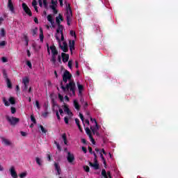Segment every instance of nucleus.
I'll list each match as a JSON object with an SVG mask.
<instances>
[{"mask_svg": "<svg viewBox=\"0 0 178 178\" xmlns=\"http://www.w3.org/2000/svg\"><path fill=\"white\" fill-rule=\"evenodd\" d=\"M72 74H70V71H68V70H65V71L64 72L63 74V81L64 82H67L68 79H70V82L68 83H67V85L65 86H64L63 85V81H61L60 82V85L61 87V89H63V92H66V91H70L72 92V95H75L76 93V83L74 82V81H71L72 79Z\"/></svg>", "mask_w": 178, "mask_h": 178, "instance_id": "1", "label": "nucleus"}, {"mask_svg": "<svg viewBox=\"0 0 178 178\" xmlns=\"http://www.w3.org/2000/svg\"><path fill=\"white\" fill-rule=\"evenodd\" d=\"M66 6H67V14H66L67 24V25H70V22L72 21V17L73 15L72 10V7L70 3H68V5L66 4Z\"/></svg>", "mask_w": 178, "mask_h": 178, "instance_id": "2", "label": "nucleus"}, {"mask_svg": "<svg viewBox=\"0 0 178 178\" xmlns=\"http://www.w3.org/2000/svg\"><path fill=\"white\" fill-rule=\"evenodd\" d=\"M56 39L58 40L59 44H60V48L63 50V53H66L68 51L69 49H68V46H67V43L65 41L63 42V45L60 43V39L59 38V36H58L57 35H56Z\"/></svg>", "mask_w": 178, "mask_h": 178, "instance_id": "3", "label": "nucleus"}, {"mask_svg": "<svg viewBox=\"0 0 178 178\" xmlns=\"http://www.w3.org/2000/svg\"><path fill=\"white\" fill-rule=\"evenodd\" d=\"M93 154L95 156V163H92V161H89V165L91 167H94L95 170H99V164L98 162V156L96 154L95 152H93Z\"/></svg>", "mask_w": 178, "mask_h": 178, "instance_id": "4", "label": "nucleus"}, {"mask_svg": "<svg viewBox=\"0 0 178 178\" xmlns=\"http://www.w3.org/2000/svg\"><path fill=\"white\" fill-rule=\"evenodd\" d=\"M6 118L11 125H16L17 122H19L20 120L17 117H10V115H6Z\"/></svg>", "mask_w": 178, "mask_h": 178, "instance_id": "5", "label": "nucleus"}, {"mask_svg": "<svg viewBox=\"0 0 178 178\" xmlns=\"http://www.w3.org/2000/svg\"><path fill=\"white\" fill-rule=\"evenodd\" d=\"M22 8L25 11V13H26V14H28V15H29L30 17H31V15H33V14L31 13V8H29V6H27L26 3H22Z\"/></svg>", "mask_w": 178, "mask_h": 178, "instance_id": "6", "label": "nucleus"}, {"mask_svg": "<svg viewBox=\"0 0 178 178\" xmlns=\"http://www.w3.org/2000/svg\"><path fill=\"white\" fill-rule=\"evenodd\" d=\"M67 160L68 161L69 163H73V161H74L75 157L73 153L68 152L67 156Z\"/></svg>", "mask_w": 178, "mask_h": 178, "instance_id": "7", "label": "nucleus"}, {"mask_svg": "<svg viewBox=\"0 0 178 178\" xmlns=\"http://www.w3.org/2000/svg\"><path fill=\"white\" fill-rule=\"evenodd\" d=\"M10 172L13 178H18L17 172L15 171V168L13 165L10 168Z\"/></svg>", "mask_w": 178, "mask_h": 178, "instance_id": "8", "label": "nucleus"}, {"mask_svg": "<svg viewBox=\"0 0 178 178\" xmlns=\"http://www.w3.org/2000/svg\"><path fill=\"white\" fill-rule=\"evenodd\" d=\"M1 142L6 145V146H10L12 145V142H10L9 139H7V138H5L4 136H1Z\"/></svg>", "mask_w": 178, "mask_h": 178, "instance_id": "9", "label": "nucleus"}, {"mask_svg": "<svg viewBox=\"0 0 178 178\" xmlns=\"http://www.w3.org/2000/svg\"><path fill=\"white\" fill-rule=\"evenodd\" d=\"M61 57L63 63H67L70 58V54L67 52L61 53Z\"/></svg>", "mask_w": 178, "mask_h": 178, "instance_id": "10", "label": "nucleus"}, {"mask_svg": "<svg viewBox=\"0 0 178 178\" xmlns=\"http://www.w3.org/2000/svg\"><path fill=\"white\" fill-rule=\"evenodd\" d=\"M7 6L8 7V8L10 9V11H11V13H15L14 4H13L12 0H8Z\"/></svg>", "mask_w": 178, "mask_h": 178, "instance_id": "11", "label": "nucleus"}, {"mask_svg": "<svg viewBox=\"0 0 178 178\" xmlns=\"http://www.w3.org/2000/svg\"><path fill=\"white\" fill-rule=\"evenodd\" d=\"M95 127H90L92 131L93 132V134H97V131H99V127L98 125V122L97 121V120H95Z\"/></svg>", "mask_w": 178, "mask_h": 178, "instance_id": "12", "label": "nucleus"}, {"mask_svg": "<svg viewBox=\"0 0 178 178\" xmlns=\"http://www.w3.org/2000/svg\"><path fill=\"white\" fill-rule=\"evenodd\" d=\"M50 49L51 50V54H54L56 56L58 54V50L56 49L55 44L50 46Z\"/></svg>", "mask_w": 178, "mask_h": 178, "instance_id": "13", "label": "nucleus"}, {"mask_svg": "<svg viewBox=\"0 0 178 178\" xmlns=\"http://www.w3.org/2000/svg\"><path fill=\"white\" fill-rule=\"evenodd\" d=\"M47 21H49L51 24V26H53V28H54L55 25V21L51 15V14H49L47 15Z\"/></svg>", "mask_w": 178, "mask_h": 178, "instance_id": "14", "label": "nucleus"}, {"mask_svg": "<svg viewBox=\"0 0 178 178\" xmlns=\"http://www.w3.org/2000/svg\"><path fill=\"white\" fill-rule=\"evenodd\" d=\"M75 48V40H70V50L72 52L73 49Z\"/></svg>", "mask_w": 178, "mask_h": 178, "instance_id": "15", "label": "nucleus"}, {"mask_svg": "<svg viewBox=\"0 0 178 178\" xmlns=\"http://www.w3.org/2000/svg\"><path fill=\"white\" fill-rule=\"evenodd\" d=\"M54 166H55V168H56V171H57V174H58V175H60V172H61V168H60V167L58 163H54Z\"/></svg>", "mask_w": 178, "mask_h": 178, "instance_id": "16", "label": "nucleus"}, {"mask_svg": "<svg viewBox=\"0 0 178 178\" xmlns=\"http://www.w3.org/2000/svg\"><path fill=\"white\" fill-rule=\"evenodd\" d=\"M75 122H76V125H78V127H79V130L81 131V132H83V128L80 124L79 118H75Z\"/></svg>", "mask_w": 178, "mask_h": 178, "instance_id": "17", "label": "nucleus"}, {"mask_svg": "<svg viewBox=\"0 0 178 178\" xmlns=\"http://www.w3.org/2000/svg\"><path fill=\"white\" fill-rule=\"evenodd\" d=\"M74 106L75 107V108H76V110H78V111L80 110L81 106H80L78 100H76V99L74 100Z\"/></svg>", "mask_w": 178, "mask_h": 178, "instance_id": "18", "label": "nucleus"}, {"mask_svg": "<svg viewBox=\"0 0 178 178\" xmlns=\"http://www.w3.org/2000/svg\"><path fill=\"white\" fill-rule=\"evenodd\" d=\"M63 28H64V26H63V25H62V24H60V21L59 25L56 29L57 33H59V32H60V33H62V29H63Z\"/></svg>", "mask_w": 178, "mask_h": 178, "instance_id": "19", "label": "nucleus"}, {"mask_svg": "<svg viewBox=\"0 0 178 178\" xmlns=\"http://www.w3.org/2000/svg\"><path fill=\"white\" fill-rule=\"evenodd\" d=\"M50 61H51L53 64H56V56L55 54H51V58H50Z\"/></svg>", "mask_w": 178, "mask_h": 178, "instance_id": "20", "label": "nucleus"}, {"mask_svg": "<svg viewBox=\"0 0 178 178\" xmlns=\"http://www.w3.org/2000/svg\"><path fill=\"white\" fill-rule=\"evenodd\" d=\"M77 86L79 88V92L81 93L82 90L84 89L83 85H81L80 82H77Z\"/></svg>", "mask_w": 178, "mask_h": 178, "instance_id": "21", "label": "nucleus"}, {"mask_svg": "<svg viewBox=\"0 0 178 178\" xmlns=\"http://www.w3.org/2000/svg\"><path fill=\"white\" fill-rule=\"evenodd\" d=\"M62 138H63V140H64L65 145H67V138L65 133L62 134Z\"/></svg>", "mask_w": 178, "mask_h": 178, "instance_id": "22", "label": "nucleus"}, {"mask_svg": "<svg viewBox=\"0 0 178 178\" xmlns=\"http://www.w3.org/2000/svg\"><path fill=\"white\" fill-rule=\"evenodd\" d=\"M40 42H44V33L42 31V28H40Z\"/></svg>", "mask_w": 178, "mask_h": 178, "instance_id": "23", "label": "nucleus"}, {"mask_svg": "<svg viewBox=\"0 0 178 178\" xmlns=\"http://www.w3.org/2000/svg\"><path fill=\"white\" fill-rule=\"evenodd\" d=\"M7 86L8 88H13L12 82L8 76H7Z\"/></svg>", "mask_w": 178, "mask_h": 178, "instance_id": "24", "label": "nucleus"}, {"mask_svg": "<svg viewBox=\"0 0 178 178\" xmlns=\"http://www.w3.org/2000/svg\"><path fill=\"white\" fill-rule=\"evenodd\" d=\"M64 111H65L67 114H70L71 113L70 109L69 108L68 106H67L66 104L64 105Z\"/></svg>", "mask_w": 178, "mask_h": 178, "instance_id": "25", "label": "nucleus"}, {"mask_svg": "<svg viewBox=\"0 0 178 178\" xmlns=\"http://www.w3.org/2000/svg\"><path fill=\"white\" fill-rule=\"evenodd\" d=\"M22 82L24 84H29V79L26 76L25 78L22 79Z\"/></svg>", "mask_w": 178, "mask_h": 178, "instance_id": "26", "label": "nucleus"}, {"mask_svg": "<svg viewBox=\"0 0 178 178\" xmlns=\"http://www.w3.org/2000/svg\"><path fill=\"white\" fill-rule=\"evenodd\" d=\"M3 76L6 79V81L7 82V81H8V74L6 72V70H3Z\"/></svg>", "mask_w": 178, "mask_h": 178, "instance_id": "27", "label": "nucleus"}, {"mask_svg": "<svg viewBox=\"0 0 178 178\" xmlns=\"http://www.w3.org/2000/svg\"><path fill=\"white\" fill-rule=\"evenodd\" d=\"M9 102H10V103H11V104H15V103H16V100H15V97H13V96H11L10 97Z\"/></svg>", "mask_w": 178, "mask_h": 178, "instance_id": "28", "label": "nucleus"}, {"mask_svg": "<svg viewBox=\"0 0 178 178\" xmlns=\"http://www.w3.org/2000/svg\"><path fill=\"white\" fill-rule=\"evenodd\" d=\"M35 160H36V163L39 165H42V160H41V159H40V157H36Z\"/></svg>", "mask_w": 178, "mask_h": 178, "instance_id": "29", "label": "nucleus"}, {"mask_svg": "<svg viewBox=\"0 0 178 178\" xmlns=\"http://www.w3.org/2000/svg\"><path fill=\"white\" fill-rule=\"evenodd\" d=\"M38 27H35L33 29H32V35L33 36H35V35H37V33H38Z\"/></svg>", "mask_w": 178, "mask_h": 178, "instance_id": "30", "label": "nucleus"}, {"mask_svg": "<svg viewBox=\"0 0 178 178\" xmlns=\"http://www.w3.org/2000/svg\"><path fill=\"white\" fill-rule=\"evenodd\" d=\"M102 175H103V177H104V178H108V177L107 175V172H106L105 168H103V170L102 171Z\"/></svg>", "mask_w": 178, "mask_h": 178, "instance_id": "31", "label": "nucleus"}, {"mask_svg": "<svg viewBox=\"0 0 178 178\" xmlns=\"http://www.w3.org/2000/svg\"><path fill=\"white\" fill-rule=\"evenodd\" d=\"M31 120L34 123L36 124L37 121H36V118L33 115V114L31 115Z\"/></svg>", "mask_w": 178, "mask_h": 178, "instance_id": "32", "label": "nucleus"}, {"mask_svg": "<svg viewBox=\"0 0 178 178\" xmlns=\"http://www.w3.org/2000/svg\"><path fill=\"white\" fill-rule=\"evenodd\" d=\"M50 7L53 10V13H54V14H57L58 13V10L56 8L54 5H51V6H50Z\"/></svg>", "mask_w": 178, "mask_h": 178, "instance_id": "33", "label": "nucleus"}, {"mask_svg": "<svg viewBox=\"0 0 178 178\" xmlns=\"http://www.w3.org/2000/svg\"><path fill=\"white\" fill-rule=\"evenodd\" d=\"M3 102L5 106H10V103L6 100V97H3Z\"/></svg>", "mask_w": 178, "mask_h": 178, "instance_id": "34", "label": "nucleus"}, {"mask_svg": "<svg viewBox=\"0 0 178 178\" xmlns=\"http://www.w3.org/2000/svg\"><path fill=\"white\" fill-rule=\"evenodd\" d=\"M3 102L5 106H10V103L6 100V97H3Z\"/></svg>", "mask_w": 178, "mask_h": 178, "instance_id": "35", "label": "nucleus"}, {"mask_svg": "<svg viewBox=\"0 0 178 178\" xmlns=\"http://www.w3.org/2000/svg\"><path fill=\"white\" fill-rule=\"evenodd\" d=\"M39 127L40 128L42 132L46 134V132H47V129H45L44 127H43V125L40 124L39 125Z\"/></svg>", "mask_w": 178, "mask_h": 178, "instance_id": "36", "label": "nucleus"}, {"mask_svg": "<svg viewBox=\"0 0 178 178\" xmlns=\"http://www.w3.org/2000/svg\"><path fill=\"white\" fill-rule=\"evenodd\" d=\"M56 22L58 26H59V24L60 23V19L59 15H58V17H56Z\"/></svg>", "mask_w": 178, "mask_h": 178, "instance_id": "37", "label": "nucleus"}, {"mask_svg": "<svg viewBox=\"0 0 178 178\" xmlns=\"http://www.w3.org/2000/svg\"><path fill=\"white\" fill-rule=\"evenodd\" d=\"M53 111H56V115L57 116V119L58 120H60V115L59 114V111L58 110H53Z\"/></svg>", "mask_w": 178, "mask_h": 178, "instance_id": "38", "label": "nucleus"}, {"mask_svg": "<svg viewBox=\"0 0 178 178\" xmlns=\"http://www.w3.org/2000/svg\"><path fill=\"white\" fill-rule=\"evenodd\" d=\"M47 160H48L49 161H51L52 160V159H51V154L50 152H49L47 153Z\"/></svg>", "mask_w": 178, "mask_h": 178, "instance_id": "39", "label": "nucleus"}, {"mask_svg": "<svg viewBox=\"0 0 178 178\" xmlns=\"http://www.w3.org/2000/svg\"><path fill=\"white\" fill-rule=\"evenodd\" d=\"M26 175H27V172H21V174H19V177L25 178V177H26Z\"/></svg>", "mask_w": 178, "mask_h": 178, "instance_id": "40", "label": "nucleus"}, {"mask_svg": "<svg viewBox=\"0 0 178 178\" xmlns=\"http://www.w3.org/2000/svg\"><path fill=\"white\" fill-rule=\"evenodd\" d=\"M70 34L71 35V36H75V38H76V35L75 31L71 30L70 31Z\"/></svg>", "mask_w": 178, "mask_h": 178, "instance_id": "41", "label": "nucleus"}, {"mask_svg": "<svg viewBox=\"0 0 178 178\" xmlns=\"http://www.w3.org/2000/svg\"><path fill=\"white\" fill-rule=\"evenodd\" d=\"M83 168H84L85 171H86L87 172H90V167H89V165H84Z\"/></svg>", "mask_w": 178, "mask_h": 178, "instance_id": "42", "label": "nucleus"}, {"mask_svg": "<svg viewBox=\"0 0 178 178\" xmlns=\"http://www.w3.org/2000/svg\"><path fill=\"white\" fill-rule=\"evenodd\" d=\"M43 5L44 6L45 8H48L47 0H43Z\"/></svg>", "mask_w": 178, "mask_h": 178, "instance_id": "43", "label": "nucleus"}, {"mask_svg": "<svg viewBox=\"0 0 178 178\" xmlns=\"http://www.w3.org/2000/svg\"><path fill=\"white\" fill-rule=\"evenodd\" d=\"M1 36H5L6 35V31L4 28H1Z\"/></svg>", "mask_w": 178, "mask_h": 178, "instance_id": "44", "label": "nucleus"}, {"mask_svg": "<svg viewBox=\"0 0 178 178\" xmlns=\"http://www.w3.org/2000/svg\"><path fill=\"white\" fill-rule=\"evenodd\" d=\"M72 63H73L72 60H70L68 61V67H70V68H72Z\"/></svg>", "mask_w": 178, "mask_h": 178, "instance_id": "45", "label": "nucleus"}, {"mask_svg": "<svg viewBox=\"0 0 178 178\" xmlns=\"http://www.w3.org/2000/svg\"><path fill=\"white\" fill-rule=\"evenodd\" d=\"M48 114H49L48 111H44V113H42V117H44V118L47 117Z\"/></svg>", "mask_w": 178, "mask_h": 178, "instance_id": "46", "label": "nucleus"}, {"mask_svg": "<svg viewBox=\"0 0 178 178\" xmlns=\"http://www.w3.org/2000/svg\"><path fill=\"white\" fill-rule=\"evenodd\" d=\"M58 63H60V64H62V57H61L60 54H58Z\"/></svg>", "mask_w": 178, "mask_h": 178, "instance_id": "47", "label": "nucleus"}, {"mask_svg": "<svg viewBox=\"0 0 178 178\" xmlns=\"http://www.w3.org/2000/svg\"><path fill=\"white\" fill-rule=\"evenodd\" d=\"M6 40H1V41L0 42V47H1V46H6Z\"/></svg>", "mask_w": 178, "mask_h": 178, "instance_id": "48", "label": "nucleus"}, {"mask_svg": "<svg viewBox=\"0 0 178 178\" xmlns=\"http://www.w3.org/2000/svg\"><path fill=\"white\" fill-rule=\"evenodd\" d=\"M58 98L60 99V100L61 102H63L64 97H63V95H61L60 93H58Z\"/></svg>", "mask_w": 178, "mask_h": 178, "instance_id": "49", "label": "nucleus"}, {"mask_svg": "<svg viewBox=\"0 0 178 178\" xmlns=\"http://www.w3.org/2000/svg\"><path fill=\"white\" fill-rule=\"evenodd\" d=\"M26 65L29 67V68H32V63L30 60L26 61Z\"/></svg>", "mask_w": 178, "mask_h": 178, "instance_id": "50", "label": "nucleus"}, {"mask_svg": "<svg viewBox=\"0 0 178 178\" xmlns=\"http://www.w3.org/2000/svg\"><path fill=\"white\" fill-rule=\"evenodd\" d=\"M36 4H38L37 0H33L32 1V6H33L34 8H35Z\"/></svg>", "mask_w": 178, "mask_h": 178, "instance_id": "51", "label": "nucleus"}, {"mask_svg": "<svg viewBox=\"0 0 178 178\" xmlns=\"http://www.w3.org/2000/svg\"><path fill=\"white\" fill-rule=\"evenodd\" d=\"M11 113L13 114H15L16 113V107H13V106L11 107Z\"/></svg>", "mask_w": 178, "mask_h": 178, "instance_id": "52", "label": "nucleus"}, {"mask_svg": "<svg viewBox=\"0 0 178 178\" xmlns=\"http://www.w3.org/2000/svg\"><path fill=\"white\" fill-rule=\"evenodd\" d=\"M86 134L90 136V129L88 127L86 128Z\"/></svg>", "mask_w": 178, "mask_h": 178, "instance_id": "53", "label": "nucleus"}, {"mask_svg": "<svg viewBox=\"0 0 178 178\" xmlns=\"http://www.w3.org/2000/svg\"><path fill=\"white\" fill-rule=\"evenodd\" d=\"M88 102H84V104H83V108H84V110H86V108H88Z\"/></svg>", "mask_w": 178, "mask_h": 178, "instance_id": "54", "label": "nucleus"}, {"mask_svg": "<svg viewBox=\"0 0 178 178\" xmlns=\"http://www.w3.org/2000/svg\"><path fill=\"white\" fill-rule=\"evenodd\" d=\"M79 116L81 120L83 121V122H84V115L83 114H82V113H79Z\"/></svg>", "mask_w": 178, "mask_h": 178, "instance_id": "55", "label": "nucleus"}, {"mask_svg": "<svg viewBox=\"0 0 178 178\" xmlns=\"http://www.w3.org/2000/svg\"><path fill=\"white\" fill-rule=\"evenodd\" d=\"M35 104H36V107H38V108L40 109L41 106L40 104V102H38V100H36Z\"/></svg>", "mask_w": 178, "mask_h": 178, "instance_id": "56", "label": "nucleus"}, {"mask_svg": "<svg viewBox=\"0 0 178 178\" xmlns=\"http://www.w3.org/2000/svg\"><path fill=\"white\" fill-rule=\"evenodd\" d=\"M24 39H25V41H26V45L28 46V44H29V38H28V36L25 35Z\"/></svg>", "mask_w": 178, "mask_h": 178, "instance_id": "57", "label": "nucleus"}, {"mask_svg": "<svg viewBox=\"0 0 178 178\" xmlns=\"http://www.w3.org/2000/svg\"><path fill=\"white\" fill-rule=\"evenodd\" d=\"M65 39V35L63 33V29L61 30V40H64Z\"/></svg>", "mask_w": 178, "mask_h": 178, "instance_id": "58", "label": "nucleus"}, {"mask_svg": "<svg viewBox=\"0 0 178 178\" xmlns=\"http://www.w3.org/2000/svg\"><path fill=\"white\" fill-rule=\"evenodd\" d=\"M102 161H103V163L104 164V167H106V165H107V164H106V160L104 156H103V160H102Z\"/></svg>", "mask_w": 178, "mask_h": 178, "instance_id": "59", "label": "nucleus"}, {"mask_svg": "<svg viewBox=\"0 0 178 178\" xmlns=\"http://www.w3.org/2000/svg\"><path fill=\"white\" fill-rule=\"evenodd\" d=\"M64 121H65V124H69L68 117H64Z\"/></svg>", "mask_w": 178, "mask_h": 178, "instance_id": "60", "label": "nucleus"}, {"mask_svg": "<svg viewBox=\"0 0 178 178\" xmlns=\"http://www.w3.org/2000/svg\"><path fill=\"white\" fill-rule=\"evenodd\" d=\"M57 149H58V150L60 152H61V150H62V147H61L60 145H59L58 142H57Z\"/></svg>", "mask_w": 178, "mask_h": 178, "instance_id": "61", "label": "nucleus"}, {"mask_svg": "<svg viewBox=\"0 0 178 178\" xmlns=\"http://www.w3.org/2000/svg\"><path fill=\"white\" fill-rule=\"evenodd\" d=\"M82 150L84 153H87V147H86L85 146H82Z\"/></svg>", "mask_w": 178, "mask_h": 178, "instance_id": "62", "label": "nucleus"}, {"mask_svg": "<svg viewBox=\"0 0 178 178\" xmlns=\"http://www.w3.org/2000/svg\"><path fill=\"white\" fill-rule=\"evenodd\" d=\"M81 140L82 143H84V144L86 145L87 140H86V139H85V138H82L81 139Z\"/></svg>", "mask_w": 178, "mask_h": 178, "instance_id": "63", "label": "nucleus"}, {"mask_svg": "<svg viewBox=\"0 0 178 178\" xmlns=\"http://www.w3.org/2000/svg\"><path fill=\"white\" fill-rule=\"evenodd\" d=\"M21 135L22 136H26L27 134H26V132H24V131H21Z\"/></svg>", "mask_w": 178, "mask_h": 178, "instance_id": "64", "label": "nucleus"}]
</instances>
